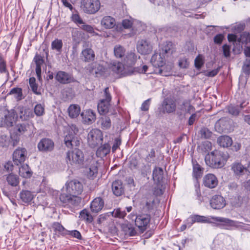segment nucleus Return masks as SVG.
<instances>
[{
  "mask_svg": "<svg viewBox=\"0 0 250 250\" xmlns=\"http://www.w3.org/2000/svg\"><path fill=\"white\" fill-rule=\"evenodd\" d=\"M81 28L82 29L90 33H93L94 32V28L92 26L90 25L85 24L84 22L82 24Z\"/></svg>",
  "mask_w": 250,
  "mask_h": 250,
  "instance_id": "obj_61",
  "label": "nucleus"
},
{
  "mask_svg": "<svg viewBox=\"0 0 250 250\" xmlns=\"http://www.w3.org/2000/svg\"><path fill=\"white\" fill-rule=\"evenodd\" d=\"M19 174L23 178H28L31 177L32 172L27 165H23L19 168Z\"/></svg>",
  "mask_w": 250,
  "mask_h": 250,
  "instance_id": "obj_37",
  "label": "nucleus"
},
{
  "mask_svg": "<svg viewBox=\"0 0 250 250\" xmlns=\"http://www.w3.org/2000/svg\"><path fill=\"white\" fill-rule=\"evenodd\" d=\"M162 107L164 112L171 113L176 109V103L175 100L170 97H167L164 99L162 103Z\"/></svg>",
  "mask_w": 250,
  "mask_h": 250,
  "instance_id": "obj_21",
  "label": "nucleus"
},
{
  "mask_svg": "<svg viewBox=\"0 0 250 250\" xmlns=\"http://www.w3.org/2000/svg\"><path fill=\"white\" fill-rule=\"evenodd\" d=\"M81 8L85 13L94 14L101 8L99 0H81Z\"/></svg>",
  "mask_w": 250,
  "mask_h": 250,
  "instance_id": "obj_8",
  "label": "nucleus"
},
{
  "mask_svg": "<svg viewBox=\"0 0 250 250\" xmlns=\"http://www.w3.org/2000/svg\"><path fill=\"white\" fill-rule=\"evenodd\" d=\"M6 179L8 184L12 187H16L19 183L18 176L12 173L7 175Z\"/></svg>",
  "mask_w": 250,
  "mask_h": 250,
  "instance_id": "obj_39",
  "label": "nucleus"
},
{
  "mask_svg": "<svg viewBox=\"0 0 250 250\" xmlns=\"http://www.w3.org/2000/svg\"><path fill=\"white\" fill-rule=\"evenodd\" d=\"M244 24H238L233 27V30L235 33H240L244 29Z\"/></svg>",
  "mask_w": 250,
  "mask_h": 250,
  "instance_id": "obj_63",
  "label": "nucleus"
},
{
  "mask_svg": "<svg viewBox=\"0 0 250 250\" xmlns=\"http://www.w3.org/2000/svg\"><path fill=\"white\" fill-rule=\"evenodd\" d=\"M20 196L22 202L29 203L33 199V195L29 190H22L20 193Z\"/></svg>",
  "mask_w": 250,
  "mask_h": 250,
  "instance_id": "obj_40",
  "label": "nucleus"
},
{
  "mask_svg": "<svg viewBox=\"0 0 250 250\" xmlns=\"http://www.w3.org/2000/svg\"><path fill=\"white\" fill-rule=\"evenodd\" d=\"M83 56L84 57L85 62L92 61L95 59V54L93 50L91 48H85L82 51Z\"/></svg>",
  "mask_w": 250,
  "mask_h": 250,
  "instance_id": "obj_36",
  "label": "nucleus"
},
{
  "mask_svg": "<svg viewBox=\"0 0 250 250\" xmlns=\"http://www.w3.org/2000/svg\"><path fill=\"white\" fill-rule=\"evenodd\" d=\"M192 166H193V177L198 179L202 177L203 173V168L201 167L199 164H198L196 161L194 162L192 160Z\"/></svg>",
  "mask_w": 250,
  "mask_h": 250,
  "instance_id": "obj_33",
  "label": "nucleus"
},
{
  "mask_svg": "<svg viewBox=\"0 0 250 250\" xmlns=\"http://www.w3.org/2000/svg\"><path fill=\"white\" fill-rule=\"evenodd\" d=\"M29 83L30 86L33 92L36 94L39 95L41 93L38 90V85L36 83V79L34 77L29 78Z\"/></svg>",
  "mask_w": 250,
  "mask_h": 250,
  "instance_id": "obj_47",
  "label": "nucleus"
},
{
  "mask_svg": "<svg viewBox=\"0 0 250 250\" xmlns=\"http://www.w3.org/2000/svg\"><path fill=\"white\" fill-rule=\"evenodd\" d=\"M137 51L141 54H148L152 50V44L147 39L140 40L137 42L136 45Z\"/></svg>",
  "mask_w": 250,
  "mask_h": 250,
  "instance_id": "obj_15",
  "label": "nucleus"
},
{
  "mask_svg": "<svg viewBox=\"0 0 250 250\" xmlns=\"http://www.w3.org/2000/svg\"><path fill=\"white\" fill-rule=\"evenodd\" d=\"M153 179L154 181L159 183L163 178V170L162 168L155 167L153 171Z\"/></svg>",
  "mask_w": 250,
  "mask_h": 250,
  "instance_id": "obj_41",
  "label": "nucleus"
},
{
  "mask_svg": "<svg viewBox=\"0 0 250 250\" xmlns=\"http://www.w3.org/2000/svg\"><path fill=\"white\" fill-rule=\"evenodd\" d=\"M13 121V117L9 113L7 112L4 115V123L7 125L12 126Z\"/></svg>",
  "mask_w": 250,
  "mask_h": 250,
  "instance_id": "obj_57",
  "label": "nucleus"
},
{
  "mask_svg": "<svg viewBox=\"0 0 250 250\" xmlns=\"http://www.w3.org/2000/svg\"><path fill=\"white\" fill-rule=\"evenodd\" d=\"M98 164L97 161H93V163L86 170V174L89 178L93 179L98 173Z\"/></svg>",
  "mask_w": 250,
  "mask_h": 250,
  "instance_id": "obj_31",
  "label": "nucleus"
},
{
  "mask_svg": "<svg viewBox=\"0 0 250 250\" xmlns=\"http://www.w3.org/2000/svg\"><path fill=\"white\" fill-rule=\"evenodd\" d=\"M139 58L140 56H138L135 52L130 51L126 53L122 61L126 67H131Z\"/></svg>",
  "mask_w": 250,
  "mask_h": 250,
  "instance_id": "obj_18",
  "label": "nucleus"
},
{
  "mask_svg": "<svg viewBox=\"0 0 250 250\" xmlns=\"http://www.w3.org/2000/svg\"><path fill=\"white\" fill-rule=\"evenodd\" d=\"M52 229L56 233L62 236L67 235L68 230L65 229L60 223L54 222L52 225Z\"/></svg>",
  "mask_w": 250,
  "mask_h": 250,
  "instance_id": "obj_38",
  "label": "nucleus"
},
{
  "mask_svg": "<svg viewBox=\"0 0 250 250\" xmlns=\"http://www.w3.org/2000/svg\"><path fill=\"white\" fill-rule=\"evenodd\" d=\"M231 170L237 176H241L244 174L245 171H247L246 167H245L240 162H235L231 165Z\"/></svg>",
  "mask_w": 250,
  "mask_h": 250,
  "instance_id": "obj_29",
  "label": "nucleus"
},
{
  "mask_svg": "<svg viewBox=\"0 0 250 250\" xmlns=\"http://www.w3.org/2000/svg\"><path fill=\"white\" fill-rule=\"evenodd\" d=\"M150 99H147L144 101L143 103L142 104L141 109L142 111H147L149 109V106H150Z\"/></svg>",
  "mask_w": 250,
  "mask_h": 250,
  "instance_id": "obj_62",
  "label": "nucleus"
},
{
  "mask_svg": "<svg viewBox=\"0 0 250 250\" xmlns=\"http://www.w3.org/2000/svg\"><path fill=\"white\" fill-rule=\"evenodd\" d=\"M78 128L75 125L69 126L67 134L64 137V144L68 147L78 146L80 144L79 138L76 136L78 132Z\"/></svg>",
  "mask_w": 250,
  "mask_h": 250,
  "instance_id": "obj_4",
  "label": "nucleus"
},
{
  "mask_svg": "<svg viewBox=\"0 0 250 250\" xmlns=\"http://www.w3.org/2000/svg\"><path fill=\"white\" fill-rule=\"evenodd\" d=\"M81 108L78 104H71L68 108L69 116L71 118H76L80 114Z\"/></svg>",
  "mask_w": 250,
  "mask_h": 250,
  "instance_id": "obj_32",
  "label": "nucleus"
},
{
  "mask_svg": "<svg viewBox=\"0 0 250 250\" xmlns=\"http://www.w3.org/2000/svg\"><path fill=\"white\" fill-rule=\"evenodd\" d=\"M103 140V133L99 129H92L88 134L87 142L91 147H95L98 145L102 144Z\"/></svg>",
  "mask_w": 250,
  "mask_h": 250,
  "instance_id": "obj_10",
  "label": "nucleus"
},
{
  "mask_svg": "<svg viewBox=\"0 0 250 250\" xmlns=\"http://www.w3.org/2000/svg\"><path fill=\"white\" fill-rule=\"evenodd\" d=\"M27 152L25 148L18 147L13 153V161L16 165L24 163L26 157Z\"/></svg>",
  "mask_w": 250,
  "mask_h": 250,
  "instance_id": "obj_16",
  "label": "nucleus"
},
{
  "mask_svg": "<svg viewBox=\"0 0 250 250\" xmlns=\"http://www.w3.org/2000/svg\"><path fill=\"white\" fill-rule=\"evenodd\" d=\"M104 206V202L100 197L95 198L91 203L90 209L93 212L97 213L101 211Z\"/></svg>",
  "mask_w": 250,
  "mask_h": 250,
  "instance_id": "obj_23",
  "label": "nucleus"
},
{
  "mask_svg": "<svg viewBox=\"0 0 250 250\" xmlns=\"http://www.w3.org/2000/svg\"><path fill=\"white\" fill-rule=\"evenodd\" d=\"M228 158V155L224 152L215 150L206 155L205 160L206 164L210 167L220 168L225 165Z\"/></svg>",
  "mask_w": 250,
  "mask_h": 250,
  "instance_id": "obj_1",
  "label": "nucleus"
},
{
  "mask_svg": "<svg viewBox=\"0 0 250 250\" xmlns=\"http://www.w3.org/2000/svg\"><path fill=\"white\" fill-rule=\"evenodd\" d=\"M113 215L119 218H124L126 215L125 211L121 210L120 208L115 209L113 212Z\"/></svg>",
  "mask_w": 250,
  "mask_h": 250,
  "instance_id": "obj_58",
  "label": "nucleus"
},
{
  "mask_svg": "<svg viewBox=\"0 0 250 250\" xmlns=\"http://www.w3.org/2000/svg\"><path fill=\"white\" fill-rule=\"evenodd\" d=\"M113 53L116 59H120L123 61L126 54V50L124 46L117 44L114 47Z\"/></svg>",
  "mask_w": 250,
  "mask_h": 250,
  "instance_id": "obj_30",
  "label": "nucleus"
},
{
  "mask_svg": "<svg viewBox=\"0 0 250 250\" xmlns=\"http://www.w3.org/2000/svg\"><path fill=\"white\" fill-rule=\"evenodd\" d=\"M125 235L127 236H133L136 235L137 232L135 229L131 225H126L123 228Z\"/></svg>",
  "mask_w": 250,
  "mask_h": 250,
  "instance_id": "obj_45",
  "label": "nucleus"
},
{
  "mask_svg": "<svg viewBox=\"0 0 250 250\" xmlns=\"http://www.w3.org/2000/svg\"><path fill=\"white\" fill-rule=\"evenodd\" d=\"M55 78L60 83H67L71 82V77L68 73L63 71H59L55 76Z\"/></svg>",
  "mask_w": 250,
  "mask_h": 250,
  "instance_id": "obj_26",
  "label": "nucleus"
},
{
  "mask_svg": "<svg viewBox=\"0 0 250 250\" xmlns=\"http://www.w3.org/2000/svg\"><path fill=\"white\" fill-rule=\"evenodd\" d=\"M229 122L226 118L219 119L215 125V128L219 132H223L228 129Z\"/></svg>",
  "mask_w": 250,
  "mask_h": 250,
  "instance_id": "obj_27",
  "label": "nucleus"
},
{
  "mask_svg": "<svg viewBox=\"0 0 250 250\" xmlns=\"http://www.w3.org/2000/svg\"><path fill=\"white\" fill-rule=\"evenodd\" d=\"M223 55L226 58H228L230 55V46L227 44H224L222 46Z\"/></svg>",
  "mask_w": 250,
  "mask_h": 250,
  "instance_id": "obj_60",
  "label": "nucleus"
},
{
  "mask_svg": "<svg viewBox=\"0 0 250 250\" xmlns=\"http://www.w3.org/2000/svg\"><path fill=\"white\" fill-rule=\"evenodd\" d=\"M83 191L82 184L76 180H72L67 182L65 187L62 189V192L77 196L80 194Z\"/></svg>",
  "mask_w": 250,
  "mask_h": 250,
  "instance_id": "obj_6",
  "label": "nucleus"
},
{
  "mask_svg": "<svg viewBox=\"0 0 250 250\" xmlns=\"http://www.w3.org/2000/svg\"><path fill=\"white\" fill-rule=\"evenodd\" d=\"M112 189L113 193L117 196L122 195L124 192V189L122 182L119 180H116L112 185Z\"/></svg>",
  "mask_w": 250,
  "mask_h": 250,
  "instance_id": "obj_28",
  "label": "nucleus"
},
{
  "mask_svg": "<svg viewBox=\"0 0 250 250\" xmlns=\"http://www.w3.org/2000/svg\"><path fill=\"white\" fill-rule=\"evenodd\" d=\"M214 216H202L199 215H190L188 218V227H190L192 224L197 222L199 223L213 224Z\"/></svg>",
  "mask_w": 250,
  "mask_h": 250,
  "instance_id": "obj_14",
  "label": "nucleus"
},
{
  "mask_svg": "<svg viewBox=\"0 0 250 250\" xmlns=\"http://www.w3.org/2000/svg\"><path fill=\"white\" fill-rule=\"evenodd\" d=\"M80 215L81 218L88 223L93 221V218L90 212L86 209H84L80 212Z\"/></svg>",
  "mask_w": 250,
  "mask_h": 250,
  "instance_id": "obj_42",
  "label": "nucleus"
},
{
  "mask_svg": "<svg viewBox=\"0 0 250 250\" xmlns=\"http://www.w3.org/2000/svg\"><path fill=\"white\" fill-rule=\"evenodd\" d=\"M128 217L132 220H135V225L142 232H144L146 229L150 220V216L147 214L136 216L134 214L131 213Z\"/></svg>",
  "mask_w": 250,
  "mask_h": 250,
  "instance_id": "obj_9",
  "label": "nucleus"
},
{
  "mask_svg": "<svg viewBox=\"0 0 250 250\" xmlns=\"http://www.w3.org/2000/svg\"><path fill=\"white\" fill-rule=\"evenodd\" d=\"M229 112L232 115H238L240 112L239 107L238 106H235L230 105L228 108Z\"/></svg>",
  "mask_w": 250,
  "mask_h": 250,
  "instance_id": "obj_55",
  "label": "nucleus"
},
{
  "mask_svg": "<svg viewBox=\"0 0 250 250\" xmlns=\"http://www.w3.org/2000/svg\"><path fill=\"white\" fill-rule=\"evenodd\" d=\"M8 94L13 95L18 101L22 99V92L21 88L14 87L10 90Z\"/></svg>",
  "mask_w": 250,
  "mask_h": 250,
  "instance_id": "obj_43",
  "label": "nucleus"
},
{
  "mask_svg": "<svg viewBox=\"0 0 250 250\" xmlns=\"http://www.w3.org/2000/svg\"><path fill=\"white\" fill-rule=\"evenodd\" d=\"M203 183L206 187L212 188L217 185L218 180L214 174L209 173L204 177Z\"/></svg>",
  "mask_w": 250,
  "mask_h": 250,
  "instance_id": "obj_22",
  "label": "nucleus"
},
{
  "mask_svg": "<svg viewBox=\"0 0 250 250\" xmlns=\"http://www.w3.org/2000/svg\"><path fill=\"white\" fill-rule=\"evenodd\" d=\"M54 147V143L53 141L48 138L42 139L38 144L39 150L42 152H50L52 151Z\"/></svg>",
  "mask_w": 250,
  "mask_h": 250,
  "instance_id": "obj_17",
  "label": "nucleus"
},
{
  "mask_svg": "<svg viewBox=\"0 0 250 250\" xmlns=\"http://www.w3.org/2000/svg\"><path fill=\"white\" fill-rule=\"evenodd\" d=\"M83 153L79 149L75 148L66 153L65 161L68 165L78 167L83 164Z\"/></svg>",
  "mask_w": 250,
  "mask_h": 250,
  "instance_id": "obj_3",
  "label": "nucleus"
},
{
  "mask_svg": "<svg viewBox=\"0 0 250 250\" xmlns=\"http://www.w3.org/2000/svg\"><path fill=\"white\" fill-rule=\"evenodd\" d=\"M101 127L103 129H109L111 125L110 119L106 116L103 117L100 119Z\"/></svg>",
  "mask_w": 250,
  "mask_h": 250,
  "instance_id": "obj_44",
  "label": "nucleus"
},
{
  "mask_svg": "<svg viewBox=\"0 0 250 250\" xmlns=\"http://www.w3.org/2000/svg\"><path fill=\"white\" fill-rule=\"evenodd\" d=\"M169 50L168 47H166L165 49L163 48L161 52H155L152 55L150 62L156 69H159L161 66H163V64H165L164 54L167 53Z\"/></svg>",
  "mask_w": 250,
  "mask_h": 250,
  "instance_id": "obj_13",
  "label": "nucleus"
},
{
  "mask_svg": "<svg viewBox=\"0 0 250 250\" xmlns=\"http://www.w3.org/2000/svg\"><path fill=\"white\" fill-rule=\"evenodd\" d=\"M71 19L77 25L83 24V21L78 13H73L71 16Z\"/></svg>",
  "mask_w": 250,
  "mask_h": 250,
  "instance_id": "obj_52",
  "label": "nucleus"
},
{
  "mask_svg": "<svg viewBox=\"0 0 250 250\" xmlns=\"http://www.w3.org/2000/svg\"><path fill=\"white\" fill-rule=\"evenodd\" d=\"M62 47V42L61 40L55 39L52 42L51 47L53 49L60 52Z\"/></svg>",
  "mask_w": 250,
  "mask_h": 250,
  "instance_id": "obj_46",
  "label": "nucleus"
},
{
  "mask_svg": "<svg viewBox=\"0 0 250 250\" xmlns=\"http://www.w3.org/2000/svg\"><path fill=\"white\" fill-rule=\"evenodd\" d=\"M67 235H71L72 237L77 238L79 240H81L82 239L81 233L77 230H73L71 231L68 230Z\"/></svg>",
  "mask_w": 250,
  "mask_h": 250,
  "instance_id": "obj_59",
  "label": "nucleus"
},
{
  "mask_svg": "<svg viewBox=\"0 0 250 250\" xmlns=\"http://www.w3.org/2000/svg\"><path fill=\"white\" fill-rule=\"evenodd\" d=\"M183 105L185 107V110L188 113H191L194 111V107L188 102L184 103Z\"/></svg>",
  "mask_w": 250,
  "mask_h": 250,
  "instance_id": "obj_64",
  "label": "nucleus"
},
{
  "mask_svg": "<svg viewBox=\"0 0 250 250\" xmlns=\"http://www.w3.org/2000/svg\"><path fill=\"white\" fill-rule=\"evenodd\" d=\"M226 201L221 195H215L213 196L210 201V205L212 208L219 209L226 206Z\"/></svg>",
  "mask_w": 250,
  "mask_h": 250,
  "instance_id": "obj_19",
  "label": "nucleus"
},
{
  "mask_svg": "<svg viewBox=\"0 0 250 250\" xmlns=\"http://www.w3.org/2000/svg\"><path fill=\"white\" fill-rule=\"evenodd\" d=\"M104 68L100 64H95V68H93L91 70V73H95L96 75H104L105 74L104 71Z\"/></svg>",
  "mask_w": 250,
  "mask_h": 250,
  "instance_id": "obj_49",
  "label": "nucleus"
},
{
  "mask_svg": "<svg viewBox=\"0 0 250 250\" xmlns=\"http://www.w3.org/2000/svg\"><path fill=\"white\" fill-rule=\"evenodd\" d=\"M204 63V57L202 55H198L195 59L194 64L196 68L200 69Z\"/></svg>",
  "mask_w": 250,
  "mask_h": 250,
  "instance_id": "obj_48",
  "label": "nucleus"
},
{
  "mask_svg": "<svg viewBox=\"0 0 250 250\" xmlns=\"http://www.w3.org/2000/svg\"><path fill=\"white\" fill-rule=\"evenodd\" d=\"M34 112L35 114L38 116H41L44 113V106L41 104H37L34 108Z\"/></svg>",
  "mask_w": 250,
  "mask_h": 250,
  "instance_id": "obj_51",
  "label": "nucleus"
},
{
  "mask_svg": "<svg viewBox=\"0 0 250 250\" xmlns=\"http://www.w3.org/2000/svg\"><path fill=\"white\" fill-rule=\"evenodd\" d=\"M101 24L106 29H111L113 28L116 25L115 20L111 16H106L102 19Z\"/></svg>",
  "mask_w": 250,
  "mask_h": 250,
  "instance_id": "obj_25",
  "label": "nucleus"
},
{
  "mask_svg": "<svg viewBox=\"0 0 250 250\" xmlns=\"http://www.w3.org/2000/svg\"><path fill=\"white\" fill-rule=\"evenodd\" d=\"M229 42H233L234 48L233 51L235 54H239L242 49L243 44L247 43L250 41V35L248 32H244L239 37L234 34H229L228 35Z\"/></svg>",
  "mask_w": 250,
  "mask_h": 250,
  "instance_id": "obj_2",
  "label": "nucleus"
},
{
  "mask_svg": "<svg viewBox=\"0 0 250 250\" xmlns=\"http://www.w3.org/2000/svg\"><path fill=\"white\" fill-rule=\"evenodd\" d=\"M29 125L25 124H18L16 126V130L21 134L27 131Z\"/></svg>",
  "mask_w": 250,
  "mask_h": 250,
  "instance_id": "obj_53",
  "label": "nucleus"
},
{
  "mask_svg": "<svg viewBox=\"0 0 250 250\" xmlns=\"http://www.w3.org/2000/svg\"><path fill=\"white\" fill-rule=\"evenodd\" d=\"M213 224L218 227L226 229L241 227V223L229 218L214 216Z\"/></svg>",
  "mask_w": 250,
  "mask_h": 250,
  "instance_id": "obj_5",
  "label": "nucleus"
},
{
  "mask_svg": "<svg viewBox=\"0 0 250 250\" xmlns=\"http://www.w3.org/2000/svg\"><path fill=\"white\" fill-rule=\"evenodd\" d=\"M0 73H7L9 75V73L6 69V62L2 58H0Z\"/></svg>",
  "mask_w": 250,
  "mask_h": 250,
  "instance_id": "obj_56",
  "label": "nucleus"
},
{
  "mask_svg": "<svg viewBox=\"0 0 250 250\" xmlns=\"http://www.w3.org/2000/svg\"><path fill=\"white\" fill-rule=\"evenodd\" d=\"M123 63L116 61H112L108 64V68L120 76H126L131 74L132 72L128 71Z\"/></svg>",
  "mask_w": 250,
  "mask_h": 250,
  "instance_id": "obj_12",
  "label": "nucleus"
},
{
  "mask_svg": "<svg viewBox=\"0 0 250 250\" xmlns=\"http://www.w3.org/2000/svg\"><path fill=\"white\" fill-rule=\"evenodd\" d=\"M178 65L181 68H187L189 65V62L185 56L180 57L178 62Z\"/></svg>",
  "mask_w": 250,
  "mask_h": 250,
  "instance_id": "obj_50",
  "label": "nucleus"
},
{
  "mask_svg": "<svg viewBox=\"0 0 250 250\" xmlns=\"http://www.w3.org/2000/svg\"><path fill=\"white\" fill-rule=\"evenodd\" d=\"M83 122L87 125H91L94 122L96 119V113L91 109L83 111L81 114Z\"/></svg>",
  "mask_w": 250,
  "mask_h": 250,
  "instance_id": "obj_20",
  "label": "nucleus"
},
{
  "mask_svg": "<svg viewBox=\"0 0 250 250\" xmlns=\"http://www.w3.org/2000/svg\"><path fill=\"white\" fill-rule=\"evenodd\" d=\"M104 98L100 100L98 103L97 108L100 114H105L108 112L110 106V102L111 96L109 92L108 87H106L104 90Z\"/></svg>",
  "mask_w": 250,
  "mask_h": 250,
  "instance_id": "obj_11",
  "label": "nucleus"
},
{
  "mask_svg": "<svg viewBox=\"0 0 250 250\" xmlns=\"http://www.w3.org/2000/svg\"><path fill=\"white\" fill-rule=\"evenodd\" d=\"M110 150V145L108 143L104 144L98 148L96 151V155L97 157L101 158L104 157L109 153Z\"/></svg>",
  "mask_w": 250,
  "mask_h": 250,
  "instance_id": "obj_34",
  "label": "nucleus"
},
{
  "mask_svg": "<svg viewBox=\"0 0 250 250\" xmlns=\"http://www.w3.org/2000/svg\"><path fill=\"white\" fill-rule=\"evenodd\" d=\"M243 72L246 74H250V59H246L242 67Z\"/></svg>",
  "mask_w": 250,
  "mask_h": 250,
  "instance_id": "obj_54",
  "label": "nucleus"
},
{
  "mask_svg": "<svg viewBox=\"0 0 250 250\" xmlns=\"http://www.w3.org/2000/svg\"><path fill=\"white\" fill-rule=\"evenodd\" d=\"M217 143L221 146L228 147L232 145V140L229 136H222L218 138Z\"/></svg>",
  "mask_w": 250,
  "mask_h": 250,
  "instance_id": "obj_35",
  "label": "nucleus"
},
{
  "mask_svg": "<svg viewBox=\"0 0 250 250\" xmlns=\"http://www.w3.org/2000/svg\"><path fill=\"white\" fill-rule=\"evenodd\" d=\"M173 67L172 63L163 64V66H161L159 69L154 71V73L159 74L163 76H167L170 75L171 71Z\"/></svg>",
  "mask_w": 250,
  "mask_h": 250,
  "instance_id": "obj_24",
  "label": "nucleus"
},
{
  "mask_svg": "<svg viewBox=\"0 0 250 250\" xmlns=\"http://www.w3.org/2000/svg\"><path fill=\"white\" fill-rule=\"evenodd\" d=\"M60 200L63 206L67 208H74L79 206L81 199L78 196H75L65 192H62Z\"/></svg>",
  "mask_w": 250,
  "mask_h": 250,
  "instance_id": "obj_7",
  "label": "nucleus"
}]
</instances>
